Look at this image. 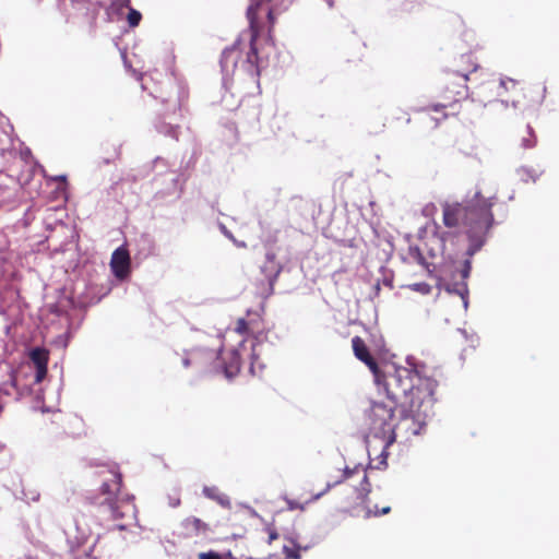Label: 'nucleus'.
I'll return each mask as SVG.
<instances>
[{"instance_id":"1","label":"nucleus","mask_w":559,"mask_h":559,"mask_svg":"<svg viewBox=\"0 0 559 559\" xmlns=\"http://www.w3.org/2000/svg\"><path fill=\"white\" fill-rule=\"evenodd\" d=\"M497 202L496 193L486 195L480 190L465 202L443 201L442 223L447 230L439 234L440 239L445 242L466 235L469 242L466 253L473 257L486 242L495 222L492 207Z\"/></svg>"},{"instance_id":"2","label":"nucleus","mask_w":559,"mask_h":559,"mask_svg":"<svg viewBox=\"0 0 559 559\" xmlns=\"http://www.w3.org/2000/svg\"><path fill=\"white\" fill-rule=\"evenodd\" d=\"M282 0H255L247 10L249 20L250 41L248 50L243 51L241 39L238 38L230 47L224 49L221 66L226 73H234L238 64L251 76H259L257 40L263 34L265 24H269L267 36L272 38V29L275 24L271 2L278 3Z\"/></svg>"},{"instance_id":"3","label":"nucleus","mask_w":559,"mask_h":559,"mask_svg":"<svg viewBox=\"0 0 559 559\" xmlns=\"http://www.w3.org/2000/svg\"><path fill=\"white\" fill-rule=\"evenodd\" d=\"M97 474L102 480L99 493L104 499L96 503L108 511L116 530H128L135 520L136 507L132 496L121 492L122 474L117 466L103 468Z\"/></svg>"},{"instance_id":"4","label":"nucleus","mask_w":559,"mask_h":559,"mask_svg":"<svg viewBox=\"0 0 559 559\" xmlns=\"http://www.w3.org/2000/svg\"><path fill=\"white\" fill-rule=\"evenodd\" d=\"M394 402H372L365 414L366 443L369 455L379 451L380 464L386 465L389 448L396 441Z\"/></svg>"},{"instance_id":"5","label":"nucleus","mask_w":559,"mask_h":559,"mask_svg":"<svg viewBox=\"0 0 559 559\" xmlns=\"http://www.w3.org/2000/svg\"><path fill=\"white\" fill-rule=\"evenodd\" d=\"M477 69L478 63L472 53L455 58L440 78L439 94L442 103L431 106V109L438 112L465 99L468 95V76Z\"/></svg>"},{"instance_id":"6","label":"nucleus","mask_w":559,"mask_h":559,"mask_svg":"<svg viewBox=\"0 0 559 559\" xmlns=\"http://www.w3.org/2000/svg\"><path fill=\"white\" fill-rule=\"evenodd\" d=\"M437 386L438 382L436 380H425L415 392L414 400L400 406L401 419L395 423V432L401 431L408 437L416 436L423 430L427 419L433 413Z\"/></svg>"},{"instance_id":"7","label":"nucleus","mask_w":559,"mask_h":559,"mask_svg":"<svg viewBox=\"0 0 559 559\" xmlns=\"http://www.w3.org/2000/svg\"><path fill=\"white\" fill-rule=\"evenodd\" d=\"M425 380H433L428 377H419L408 368H395L393 372L383 374L380 371V381L386 393L388 402H394L395 406L409 403L415 397V392Z\"/></svg>"},{"instance_id":"8","label":"nucleus","mask_w":559,"mask_h":559,"mask_svg":"<svg viewBox=\"0 0 559 559\" xmlns=\"http://www.w3.org/2000/svg\"><path fill=\"white\" fill-rule=\"evenodd\" d=\"M479 96L481 100L491 103L501 100L507 105L511 104L518 107L524 103L525 93L524 86L521 82L513 79H500L498 81L491 80L481 85Z\"/></svg>"},{"instance_id":"9","label":"nucleus","mask_w":559,"mask_h":559,"mask_svg":"<svg viewBox=\"0 0 559 559\" xmlns=\"http://www.w3.org/2000/svg\"><path fill=\"white\" fill-rule=\"evenodd\" d=\"M235 332L239 335H246L245 338L251 337L252 357H255V345L266 340V328L262 316L258 312L248 311L246 318H239L235 325Z\"/></svg>"},{"instance_id":"10","label":"nucleus","mask_w":559,"mask_h":559,"mask_svg":"<svg viewBox=\"0 0 559 559\" xmlns=\"http://www.w3.org/2000/svg\"><path fill=\"white\" fill-rule=\"evenodd\" d=\"M359 473H362V478H361L359 487L356 489L357 498L360 499L361 501H366L368 499L369 493L371 492V484H370V481L368 479V476H367V473H366L365 468L361 465L355 466V468H353V469L345 468L343 474H342V478L341 479L335 480L333 483L329 481L326 484V486H325V489L323 491H321V492L316 493L313 496L312 500L320 499L331 488H333L337 484H341L342 481L348 479L354 474H359Z\"/></svg>"},{"instance_id":"11","label":"nucleus","mask_w":559,"mask_h":559,"mask_svg":"<svg viewBox=\"0 0 559 559\" xmlns=\"http://www.w3.org/2000/svg\"><path fill=\"white\" fill-rule=\"evenodd\" d=\"M352 348L355 357L364 362L374 376L376 382L380 381V368L377 360L370 354L368 346L360 336H354L352 338Z\"/></svg>"},{"instance_id":"12","label":"nucleus","mask_w":559,"mask_h":559,"mask_svg":"<svg viewBox=\"0 0 559 559\" xmlns=\"http://www.w3.org/2000/svg\"><path fill=\"white\" fill-rule=\"evenodd\" d=\"M212 362L219 364L227 378H233L238 374L241 367V358L239 352L235 348L223 353L217 352V359L212 360Z\"/></svg>"},{"instance_id":"13","label":"nucleus","mask_w":559,"mask_h":559,"mask_svg":"<svg viewBox=\"0 0 559 559\" xmlns=\"http://www.w3.org/2000/svg\"><path fill=\"white\" fill-rule=\"evenodd\" d=\"M110 267L116 277L124 278L128 276L130 273V254L128 249L119 247L112 252Z\"/></svg>"},{"instance_id":"14","label":"nucleus","mask_w":559,"mask_h":559,"mask_svg":"<svg viewBox=\"0 0 559 559\" xmlns=\"http://www.w3.org/2000/svg\"><path fill=\"white\" fill-rule=\"evenodd\" d=\"M28 357L36 369L35 383H40L47 376L49 352L43 347L31 349Z\"/></svg>"},{"instance_id":"15","label":"nucleus","mask_w":559,"mask_h":559,"mask_svg":"<svg viewBox=\"0 0 559 559\" xmlns=\"http://www.w3.org/2000/svg\"><path fill=\"white\" fill-rule=\"evenodd\" d=\"M217 359L216 349H193L190 353V356L182 360L185 367H189L192 364H199L201 367H207V365L212 364V360Z\"/></svg>"},{"instance_id":"16","label":"nucleus","mask_w":559,"mask_h":559,"mask_svg":"<svg viewBox=\"0 0 559 559\" xmlns=\"http://www.w3.org/2000/svg\"><path fill=\"white\" fill-rule=\"evenodd\" d=\"M187 536L204 535L210 531L207 523L195 516H188L181 522Z\"/></svg>"},{"instance_id":"17","label":"nucleus","mask_w":559,"mask_h":559,"mask_svg":"<svg viewBox=\"0 0 559 559\" xmlns=\"http://www.w3.org/2000/svg\"><path fill=\"white\" fill-rule=\"evenodd\" d=\"M515 141L523 148H532L536 145L537 139L530 124L523 126L515 131Z\"/></svg>"},{"instance_id":"18","label":"nucleus","mask_w":559,"mask_h":559,"mask_svg":"<svg viewBox=\"0 0 559 559\" xmlns=\"http://www.w3.org/2000/svg\"><path fill=\"white\" fill-rule=\"evenodd\" d=\"M278 274H280L278 269L273 270L271 273L265 275V280L260 281V283L258 284V287H257V293L262 298H267L273 294L274 284L277 280Z\"/></svg>"},{"instance_id":"19","label":"nucleus","mask_w":559,"mask_h":559,"mask_svg":"<svg viewBox=\"0 0 559 559\" xmlns=\"http://www.w3.org/2000/svg\"><path fill=\"white\" fill-rule=\"evenodd\" d=\"M75 7L76 10L85 16L86 23L88 24L90 28L93 29L96 25L98 10L94 8L91 3L85 1H78L75 3Z\"/></svg>"},{"instance_id":"20","label":"nucleus","mask_w":559,"mask_h":559,"mask_svg":"<svg viewBox=\"0 0 559 559\" xmlns=\"http://www.w3.org/2000/svg\"><path fill=\"white\" fill-rule=\"evenodd\" d=\"M472 270V263L469 259H466L463 263L462 269L460 270V276H461V283H455L453 285V290L464 297V295L467 294V283L466 280L468 278Z\"/></svg>"},{"instance_id":"21","label":"nucleus","mask_w":559,"mask_h":559,"mask_svg":"<svg viewBox=\"0 0 559 559\" xmlns=\"http://www.w3.org/2000/svg\"><path fill=\"white\" fill-rule=\"evenodd\" d=\"M203 495L209 499L217 501L222 506H227L229 503L228 498L221 493L218 488L215 486H204Z\"/></svg>"},{"instance_id":"22","label":"nucleus","mask_w":559,"mask_h":559,"mask_svg":"<svg viewBox=\"0 0 559 559\" xmlns=\"http://www.w3.org/2000/svg\"><path fill=\"white\" fill-rule=\"evenodd\" d=\"M131 0H112L107 9L109 16H117L118 19L122 15L126 8H130Z\"/></svg>"},{"instance_id":"23","label":"nucleus","mask_w":559,"mask_h":559,"mask_svg":"<svg viewBox=\"0 0 559 559\" xmlns=\"http://www.w3.org/2000/svg\"><path fill=\"white\" fill-rule=\"evenodd\" d=\"M407 254L412 261L416 262L417 264H419L424 267H428L426 258L424 257L421 250L417 246H411L408 248Z\"/></svg>"},{"instance_id":"24","label":"nucleus","mask_w":559,"mask_h":559,"mask_svg":"<svg viewBox=\"0 0 559 559\" xmlns=\"http://www.w3.org/2000/svg\"><path fill=\"white\" fill-rule=\"evenodd\" d=\"M403 12H414L421 7V0H394Z\"/></svg>"},{"instance_id":"25","label":"nucleus","mask_w":559,"mask_h":559,"mask_svg":"<svg viewBox=\"0 0 559 559\" xmlns=\"http://www.w3.org/2000/svg\"><path fill=\"white\" fill-rule=\"evenodd\" d=\"M158 131L164 135L175 139L176 141L179 139V126H173L170 123L163 122L158 127Z\"/></svg>"},{"instance_id":"26","label":"nucleus","mask_w":559,"mask_h":559,"mask_svg":"<svg viewBox=\"0 0 559 559\" xmlns=\"http://www.w3.org/2000/svg\"><path fill=\"white\" fill-rule=\"evenodd\" d=\"M263 538L269 545L280 538L277 528L273 524H267L262 528Z\"/></svg>"},{"instance_id":"27","label":"nucleus","mask_w":559,"mask_h":559,"mask_svg":"<svg viewBox=\"0 0 559 559\" xmlns=\"http://www.w3.org/2000/svg\"><path fill=\"white\" fill-rule=\"evenodd\" d=\"M141 20H142V14L133 8H129V13L127 15V21H128L129 26L136 27L140 24Z\"/></svg>"},{"instance_id":"28","label":"nucleus","mask_w":559,"mask_h":559,"mask_svg":"<svg viewBox=\"0 0 559 559\" xmlns=\"http://www.w3.org/2000/svg\"><path fill=\"white\" fill-rule=\"evenodd\" d=\"M16 386V376H15V372L12 371L9 376V380L8 382H4L1 386H0V391L3 392L4 394L9 395L11 394L10 392V389H15Z\"/></svg>"},{"instance_id":"29","label":"nucleus","mask_w":559,"mask_h":559,"mask_svg":"<svg viewBox=\"0 0 559 559\" xmlns=\"http://www.w3.org/2000/svg\"><path fill=\"white\" fill-rule=\"evenodd\" d=\"M12 201V193L8 187L0 185V206L8 204Z\"/></svg>"},{"instance_id":"30","label":"nucleus","mask_w":559,"mask_h":559,"mask_svg":"<svg viewBox=\"0 0 559 559\" xmlns=\"http://www.w3.org/2000/svg\"><path fill=\"white\" fill-rule=\"evenodd\" d=\"M409 288L414 292L420 293L423 295H428L431 292V286L427 283H415L409 285Z\"/></svg>"},{"instance_id":"31","label":"nucleus","mask_w":559,"mask_h":559,"mask_svg":"<svg viewBox=\"0 0 559 559\" xmlns=\"http://www.w3.org/2000/svg\"><path fill=\"white\" fill-rule=\"evenodd\" d=\"M198 559H225V558L221 554H218L214 550H210L206 552H200L198 555Z\"/></svg>"},{"instance_id":"32","label":"nucleus","mask_w":559,"mask_h":559,"mask_svg":"<svg viewBox=\"0 0 559 559\" xmlns=\"http://www.w3.org/2000/svg\"><path fill=\"white\" fill-rule=\"evenodd\" d=\"M390 511H391L390 507H383L381 509H379L378 507H374V510L371 512L373 513V515L379 516V515L388 514V513H390Z\"/></svg>"},{"instance_id":"33","label":"nucleus","mask_w":559,"mask_h":559,"mask_svg":"<svg viewBox=\"0 0 559 559\" xmlns=\"http://www.w3.org/2000/svg\"><path fill=\"white\" fill-rule=\"evenodd\" d=\"M238 247H246L245 242H238L229 233H225Z\"/></svg>"},{"instance_id":"34","label":"nucleus","mask_w":559,"mask_h":559,"mask_svg":"<svg viewBox=\"0 0 559 559\" xmlns=\"http://www.w3.org/2000/svg\"><path fill=\"white\" fill-rule=\"evenodd\" d=\"M288 506H289L290 510H295V509H298V508L302 509L298 503H295V502H292V501H289Z\"/></svg>"},{"instance_id":"35","label":"nucleus","mask_w":559,"mask_h":559,"mask_svg":"<svg viewBox=\"0 0 559 559\" xmlns=\"http://www.w3.org/2000/svg\"><path fill=\"white\" fill-rule=\"evenodd\" d=\"M29 4H38L40 3L43 0H26Z\"/></svg>"},{"instance_id":"36","label":"nucleus","mask_w":559,"mask_h":559,"mask_svg":"<svg viewBox=\"0 0 559 559\" xmlns=\"http://www.w3.org/2000/svg\"><path fill=\"white\" fill-rule=\"evenodd\" d=\"M55 179L66 183V176H59L56 177Z\"/></svg>"},{"instance_id":"37","label":"nucleus","mask_w":559,"mask_h":559,"mask_svg":"<svg viewBox=\"0 0 559 559\" xmlns=\"http://www.w3.org/2000/svg\"><path fill=\"white\" fill-rule=\"evenodd\" d=\"M451 91H455V84H451Z\"/></svg>"}]
</instances>
